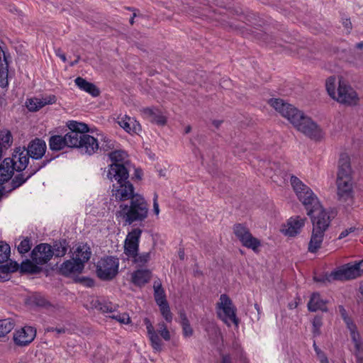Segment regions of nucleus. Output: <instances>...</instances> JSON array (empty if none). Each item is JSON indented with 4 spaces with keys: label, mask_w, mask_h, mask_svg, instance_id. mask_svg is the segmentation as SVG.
Masks as SVG:
<instances>
[{
    "label": "nucleus",
    "mask_w": 363,
    "mask_h": 363,
    "mask_svg": "<svg viewBox=\"0 0 363 363\" xmlns=\"http://www.w3.org/2000/svg\"><path fill=\"white\" fill-rule=\"evenodd\" d=\"M269 104L297 130L314 140L324 138L323 130L303 111L281 99H271Z\"/></svg>",
    "instance_id": "1"
},
{
    "label": "nucleus",
    "mask_w": 363,
    "mask_h": 363,
    "mask_svg": "<svg viewBox=\"0 0 363 363\" xmlns=\"http://www.w3.org/2000/svg\"><path fill=\"white\" fill-rule=\"evenodd\" d=\"M354 179L350 158L347 154H342L338 162L337 173V194L340 201L352 203L354 199Z\"/></svg>",
    "instance_id": "2"
},
{
    "label": "nucleus",
    "mask_w": 363,
    "mask_h": 363,
    "mask_svg": "<svg viewBox=\"0 0 363 363\" xmlns=\"http://www.w3.org/2000/svg\"><path fill=\"white\" fill-rule=\"evenodd\" d=\"M325 88L328 95L340 104L355 106L359 96L347 80L342 76H331L325 81Z\"/></svg>",
    "instance_id": "3"
},
{
    "label": "nucleus",
    "mask_w": 363,
    "mask_h": 363,
    "mask_svg": "<svg viewBox=\"0 0 363 363\" xmlns=\"http://www.w3.org/2000/svg\"><path fill=\"white\" fill-rule=\"evenodd\" d=\"M108 178L113 183L112 196L116 200L123 201L132 199L133 196V186L128 180L129 173L128 169L112 166L111 169L107 174Z\"/></svg>",
    "instance_id": "4"
},
{
    "label": "nucleus",
    "mask_w": 363,
    "mask_h": 363,
    "mask_svg": "<svg viewBox=\"0 0 363 363\" xmlns=\"http://www.w3.org/2000/svg\"><path fill=\"white\" fill-rule=\"evenodd\" d=\"M148 207L144 198L139 194L133 196L130 205H121L117 212V217L122 218L125 224H131L134 221H140L147 216Z\"/></svg>",
    "instance_id": "5"
},
{
    "label": "nucleus",
    "mask_w": 363,
    "mask_h": 363,
    "mask_svg": "<svg viewBox=\"0 0 363 363\" xmlns=\"http://www.w3.org/2000/svg\"><path fill=\"white\" fill-rule=\"evenodd\" d=\"M290 182L298 199L304 206L307 211H311L313 208H319L320 203L311 188L304 184L296 177H291Z\"/></svg>",
    "instance_id": "6"
},
{
    "label": "nucleus",
    "mask_w": 363,
    "mask_h": 363,
    "mask_svg": "<svg viewBox=\"0 0 363 363\" xmlns=\"http://www.w3.org/2000/svg\"><path fill=\"white\" fill-rule=\"evenodd\" d=\"M144 323L152 347L156 352L162 351L163 342L159 335L165 341H169L171 339V334L167 325L163 321H161L157 324V330H155L149 319L145 318Z\"/></svg>",
    "instance_id": "7"
},
{
    "label": "nucleus",
    "mask_w": 363,
    "mask_h": 363,
    "mask_svg": "<svg viewBox=\"0 0 363 363\" xmlns=\"http://www.w3.org/2000/svg\"><path fill=\"white\" fill-rule=\"evenodd\" d=\"M363 275V259L346 264L338 269L332 272L326 278L330 280H350Z\"/></svg>",
    "instance_id": "8"
},
{
    "label": "nucleus",
    "mask_w": 363,
    "mask_h": 363,
    "mask_svg": "<svg viewBox=\"0 0 363 363\" xmlns=\"http://www.w3.org/2000/svg\"><path fill=\"white\" fill-rule=\"evenodd\" d=\"M341 315L343 320L350 332V336L354 344V354L357 358L358 363H362L363 362V341L361 335L357 330L356 324L350 318L344 308L341 309Z\"/></svg>",
    "instance_id": "9"
},
{
    "label": "nucleus",
    "mask_w": 363,
    "mask_h": 363,
    "mask_svg": "<svg viewBox=\"0 0 363 363\" xmlns=\"http://www.w3.org/2000/svg\"><path fill=\"white\" fill-rule=\"evenodd\" d=\"M96 274L102 280H111L118 272L119 260L115 257H105L96 263Z\"/></svg>",
    "instance_id": "10"
},
{
    "label": "nucleus",
    "mask_w": 363,
    "mask_h": 363,
    "mask_svg": "<svg viewBox=\"0 0 363 363\" xmlns=\"http://www.w3.org/2000/svg\"><path fill=\"white\" fill-rule=\"evenodd\" d=\"M233 233L242 246L252 250L255 253L259 252L261 241L254 237L245 225L240 223L235 224L233 227Z\"/></svg>",
    "instance_id": "11"
},
{
    "label": "nucleus",
    "mask_w": 363,
    "mask_h": 363,
    "mask_svg": "<svg viewBox=\"0 0 363 363\" xmlns=\"http://www.w3.org/2000/svg\"><path fill=\"white\" fill-rule=\"evenodd\" d=\"M217 313L218 317L228 326L231 323L238 325V319L236 318L235 308L231 300L225 294H222L219 302L217 303Z\"/></svg>",
    "instance_id": "12"
},
{
    "label": "nucleus",
    "mask_w": 363,
    "mask_h": 363,
    "mask_svg": "<svg viewBox=\"0 0 363 363\" xmlns=\"http://www.w3.org/2000/svg\"><path fill=\"white\" fill-rule=\"evenodd\" d=\"M307 214L311 216L313 230L325 233L333 218L330 212L319 204V208H313L311 211H307Z\"/></svg>",
    "instance_id": "13"
},
{
    "label": "nucleus",
    "mask_w": 363,
    "mask_h": 363,
    "mask_svg": "<svg viewBox=\"0 0 363 363\" xmlns=\"http://www.w3.org/2000/svg\"><path fill=\"white\" fill-rule=\"evenodd\" d=\"M110 143L111 140H108V139L101 133L97 134L96 138L87 134H83L79 148L84 153L92 155L98 150L100 144H101V148H104V143H106V146L110 147V145H108Z\"/></svg>",
    "instance_id": "14"
},
{
    "label": "nucleus",
    "mask_w": 363,
    "mask_h": 363,
    "mask_svg": "<svg viewBox=\"0 0 363 363\" xmlns=\"http://www.w3.org/2000/svg\"><path fill=\"white\" fill-rule=\"evenodd\" d=\"M36 337V330L31 326H24L14 330L12 340L14 345L19 347L29 345Z\"/></svg>",
    "instance_id": "15"
},
{
    "label": "nucleus",
    "mask_w": 363,
    "mask_h": 363,
    "mask_svg": "<svg viewBox=\"0 0 363 363\" xmlns=\"http://www.w3.org/2000/svg\"><path fill=\"white\" fill-rule=\"evenodd\" d=\"M306 220L304 216H292L281 226L280 231L286 236L295 237L301 232Z\"/></svg>",
    "instance_id": "16"
},
{
    "label": "nucleus",
    "mask_w": 363,
    "mask_h": 363,
    "mask_svg": "<svg viewBox=\"0 0 363 363\" xmlns=\"http://www.w3.org/2000/svg\"><path fill=\"white\" fill-rule=\"evenodd\" d=\"M142 230L139 228L133 229L126 236L124 242V253L131 258L135 256L138 252L139 241L141 236Z\"/></svg>",
    "instance_id": "17"
},
{
    "label": "nucleus",
    "mask_w": 363,
    "mask_h": 363,
    "mask_svg": "<svg viewBox=\"0 0 363 363\" xmlns=\"http://www.w3.org/2000/svg\"><path fill=\"white\" fill-rule=\"evenodd\" d=\"M54 255L52 247L45 243L36 246L32 251V261L36 264H44L47 263Z\"/></svg>",
    "instance_id": "18"
},
{
    "label": "nucleus",
    "mask_w": 363,
    "mask_h": 363,
    "mask_svg": "<svg viewBox=\"0 0 363 363\" xmlns=\"http://www.w3.org/2000/svg\"><path fill=\"white\" fill-rule=\"evenodd\" d=\"M46 150L45 142L42 139L35 138L28 143L26 152L31 158L40 160L45 155Z\"/></svg>",
    "instance_id": "19"
},
{
    "label": "nucleus",
    "mask_w": 363,
    "mask_h": 363,
    "mask_svg": "<svg viewBox=\"0 0 363 363\" xmlns=\"http://www.w3.org/2000/svg\"><path fill=\"white\" fill-rule=\"evenodd\" d=\"M29 157L25 147L16 148L12 158H10L12 161V167L17 172L24 170L28 164Z\"/></svg>",
    "instance_id": "20"
},
{
    "label": "nucleus",
    "mask_w": 363,
    "mask_h": 363,
    "mask_svg": "<svg viewBox=\"0 0 363 363\" xmlns=\"http://www.w3.org/2000/svg\"><path fill=\"white\" fill-rule=\"evenodd\" d=\"M56 101V97L54 95H48L41 98L33 97L27 100L26 104L28 109L30 111H37L41 108L48 104H53Z\"/></svg>",
    "instance_id": "21"
},
{
    "label": "nucleus",
    "mask_w": 363,
    "mask_h": 363,
    "mask_svg": "<svg viewBox=\"0 0 363 363\" xmlns=\"http://www.w3.org/2000/svg\"><path fill=\"white\" fill-rule=\"evenodd\" d=\"M91 255V249L87 244L80 243L73 248V259L81 262L84 267V264L90 259Z\"/></svg>",
    "instance_id": "22"
},
{
    "label": "nucleus",
    "mask_w": 363,
    "mask_h": 363,
    "mask_svg": "<svg viewBox=\"0 0 363 363\" xmlns=\"http://www.w3.org/2000/svg\"><path fill=\"white\" fill-rule=\"evenodd\" d=\"M109 157L112 163L109 165L108 172L111 169L112 166L114 165L128 169V172L130 171V163L127 160V154L123 150L113 151L109 154Z\"/></svg>",
    "instance_id": "23"
},
{
    "label": "nucleus",
    "mask_w": 363,
    "mask_h": 363,
    "mask_svg": "<svg viewBox=\"0 0 363 363\" xmlns=\"http://www.w3.org/2000/svg\"><path fill=\"white\" fill-rule=\"evenodd\" d=\"M118 125L128 133H137L140 130V125L133 118L124 116L118 120Z\"/></svg>",
    "instance_id": "24"
},
{
    "label": "nucleus",
    "mask_w": 363,
    "mask_h": 363,
    "mask_svg": "<svg viewBox=\"0 0 363 363\" xmlns=\"http://www.w3.org/2000/svg\"><path fill=\"white\" fill-rule=\"evenodd\" d=\"M76 86L82 91L89 94L94 97H96L100 94V91L97 86L86 80L85 79L78 77L74 79Z\"/></svg>",
    "instance_id": "25"
},
{
    "label": "nucleus",
    "mask_w": 363,
    "mask_h": 363,
    "mask_svg": "<svg viewBox=\"0 0 363 363\" xmlns=\"http://www.w3.org/2000/svg\"><path fill=\"white\" fill-rule=\"evenodd\" d=\"M84 266L81 262L73 259L65 262L60 267V272L62 274L68 276L72 274H79L82 272Z\"/></svg>",
    "instance_id": "26"
},
{
    "label": "nucleus",
    "mask_w": 363,
    "mask_h": 363,
    "mask_svg": "<svg viewBox=\"0 0 363 363\" xmlns=\"http://www.w3.org/2000/svg\"><path fill=\"white\" fill-rule=\"evenodd\" d=\"M91 306L92 308L99 310L103 313H113L115 312L118 308L117 305L99 298H93L91 301Z\"/></svg>",
    "instance_id": "27"
},
{
    "label": "nucleus",
    "mask_w": 363,
    "mask_h": 363,
    "mask_svg": "<svg viewBox=\"0 0 363 363\" xmlns=\"http://www.w3.org/2000/svg\"><path fill=\"white\" fill-rule=\"evenodd\" d=\"M14 170L10 158L4 159L0 164V184L9 181L11 178Z\"/></svg>",
    "instance_id": "28"
},
{
    "label": "nucleus",
    "mask_w": 363,
    "mask_h": 363,
    "mask_svg": "<svg viewBox=\"0 0 363 363\" xmlns=\"http://www.w3.org/2000/svg\"><path fill=\"white\" fill-rule=\"evenodd\" d=\"M143 114L150 121L163 125L166 123V118L158 109L147 108L143 111Z\"/></svg>",
    "instance_id": "29"
},
{
    "label": "nucleus",
    "mask_w": 363,
    "mask_h": 363,
    "mask_svg": "<svg viewBox=\"0 0 363 363\" xmlns=\"http://www.w3.org/2000/svg\"><path fill=\"white\" fill-rule=\"evenodd\" d=\"M308 308L311 311H316L318 310L326 311V301L320 298L319 294L313 293L311 295V299L308 303Z\"/></svg>",
    "instance_id": "30"
},
{
    "label": "nucleus",
    "mask_w": 363,
    "mask_h": 363,
    "mask_svg": "<svg viewBox=\"0 0 363 363\" xmlns=\"http://www.w3.org/2000/svg\"><path fill=\"white\" fill-rule=\"evenodd\" d=\"M324 235L325 233L312 230V234L308 244V251L310 252H315L320 248Z\"/></svg>",
    "instance_id": "31"
},
{
    "label": "nucleus",
    "mask_w": 363,
    "mask_h": 363,
    "mask_svg": "<svg viewBox=\"0 0 363 363\" xmlns=\"http://www.w3.org/2000/svg\"><path fill=\"white\" fill-rule=\"evenodd\" d=\"M150 271L147 269H138L132 274V281L137 286H142L150 280Z\"/></svg>",
    "instance_id": "32"
},
{
    "label": "nucleus",
    "mask_w": 363,
    "mask_h": 363,
    "mask_svg": "<svg viewBox=\"0 0 363 363\" xmlns=\"http://www.w3.org/2000/svg\"><path fill=\"white\" fill-rule=\"evenodd\" d=\"M82 135L77 131H69L65 134L64 137L67 147H79Z\"/></svg>",
    "instance_id": "33"
},
{
    "label": "nucleus",
    "mask_w": 363,
    "mask_h": 363,
    "mask_svg": "<svg viewBox=\"0 0 363 363\" xmlns=\"http://www.w3.org/2000/svg\"><path fill=\"white\" fill-rule=\"evenodd\" d=\"M49 147L52 151H59L67 147L65 137L62 135H52L49 139Z\"/></svg>",
    "instance_id": "34"
},
{
    "label": "nucleus",
    "mask_w": 363,
    "mask_h": 363,
    "mask_svg": "<svg viewBox=\"0 0 363 363\" xmlns=\"http://www.w3.org/2000/svg\"><path fill=\"white\" fill-rule=\"evenodd\" d=\"M14 328V323L11 319L0 320V337L6 336Z\"/></svg>",
    "instance_id": "35"
},
{
    "label": "nucleus",
    "mask_w": 363,
    "mask_h": 363,
    "mask_svg": "<svg viewBox=\"0 0 363 363\" xmlns=\"http://www.w3.org/2000/svg\"><path fill=\"white\" fill-rule=\"evenodd\" d=\"M180 323L182 327L183 335L186 337H191L193 335V329L190 325L189 321L184 313H180Z\"/></svg>",
    "instance_id": "36"
},
{
    "label": "nucleus",
    "mask_w": 363,
    "mask_h": 363,
    "mask_svg": "<svg viewBox=\"0 0 363 363\" xmlns=\"http://www.w3.org/2000/svg\"><path fill=\"white\" fill-rule=\"evenodd\" d=\"M154 291H155V299L157 305L167 303V300L165 298V294L163 289L160 284H154Z\"/></svg>",
    "instance_id": "37"
},
{
    "label": "nucleus",
    "mask_w": 363,
    "mask_h": 363,
    "mask_svg": "<svg viewBox=\"0 0 363 363\" xmlns=\"http://www.w3.org/2000/svg\"><path fill=\"white\" fill-rule=\"evenodd\" d=\"M158 306L160 308V311L162 317L164 318V319L167 323H171L173 319V315L171 313L170 308H169L168 303L167 302V303H164L162 304H160V305H158Z\"/></svg>",
    "instance_id": "38"
},
{
    "label": "nucleus",
    "mask_w": 363,
    "mask_h": 363,
    "mask_svg": "<svg viewBox=\"0 0 363 363\" xmlns=\"http://www.w3.org/2000/svg\"><path fill=\"white\" fill-rule=\"evenodd\" d=\"M68 127L70 129V131H77L82 134H84L89 130L88 127L85 123L77 121H70L68 124Z\"/></svg>",
    "instance_id": "39"
},
{
    "label": "nucleus",
    "mask_w": 363,
    "mask_h": 363,
    "mask_svg": "<svg viewBox=\"0 0 363 363\" xmlns=\"http://www.w3.org/2000/svg\"><path fill=\"white\" fill-rule=\"evenodd\" d=\"M10 247L8 244L0 242V263L6 262L10 256Z\"/></svg>",
    "instance_id": "40"
},
{
    "label": "nucleus",
    "mask_w": 363,
    "mask_h": 363,
    "mask_svg": "<svg viewBox=\"0 0 363 363\" xmlns=\"http://www.w3.org/2000/svg\"><path fill=\"white\" fill-rule=\"evenodd\" d=\"M0 143L1 145H3L4 147L11 146L12 144V135L11 132L6 130L0 131Z\"/></svg>",
    "instance_id": "41"
},
{
    "label": "nucleus",
    "mask_w": 363,
    "mask_h": 363,
    "mask_svg": "<svg viewBox=\"0 0 363 363\" xmlns=\"http://www.w3.org/2000/svg\"><path fill=\"white\" fill-rule=\"evenodd\" d=\"M110 318L116 320L121 324H129L130 323V318L127 313H117L110 315Z\"/></svg>",
    "instance_id": "42"
},
{
    "label": "nucleus",
    "mask_w": 363,
    "mask_h": 363,
    "mask_svg": "<svg viewBox=\"0 0 363 363\" xmlns=\"http://www.w3.org/2000/svg\"><path fill=\"white\" fill-rule=\"evenodd\" d=\"M131 258L133 259L134 262L139 264H144L150 260V252H144L138 255L137 252L135 256H133Z\"/></svg>",
    "instance_id": "43"
},
{
    "label": "nucleus",
    "mask_w": 363,
    "mask_h": 363,
    "mask_svg": "<svg viewBox=\"0 0 363 363\" xmlns=\"http://www.w3.org/2000/svg\"><path fill=\"white\" fill-rule=\"evenodd\" d=\"M37 267L30 260L23 262L21 264V270L23 272L35 273L37 272Z\"/></svg>",
    "instance_id": "44"
},
{
    "label": "nucleus",
    "mask_w": 363,
    "mask_h": 363,
    "mask_svg": "<svg viewBox=\"0 0 363 363\" xmlns=\"http://www.w3.org/2000/svg\"><path fill=\"white\" fill-rule=\"evenodd\" d=\"M0 68V86L1 87H6L8 85V69L6 67H4L3 65H1Z\"/></svg>",
    "instance_id": "45"
},
{
    "label": "nucleus",
    "mask_w": 363,
    "mask_h": 363,
    "mask_svg": "<svg viewBox=\"0 0 363 363\" xmlns=\"http://www.w3.org/2000/svg\"><path fill=\"white\" fill-rule=\"evenodd\" d=\"M41 167H39L38 169H36L35 170H34L33 172L30 173L28 176H26V177H23V174H21V175H18L17 177H15V179H13V182L14 184V186H21L22 184H23L29 177H31L32 174H33L34 173H35Z\"/></svg>",
    "instance_id": "46"
},
{
    "label": "nucleus",
    "mask_w": 363,
    "mask_h": 363,
    "mask_svg": "<svg viewBox=\"0 0 363 363\" xmlns=\"http://www.w3.org/2000/svg\"><path fill=\"white\" fill-rule=\"evenodd\" d=\"M31 247L30 240L28 238L23 240L18 246V250L20 253L23 254L28 252Z\"/></svg>",
    "instance_id": "47"
},
{
    "label": "nucleus",
    "mask_w": 363,
    "mask_h": 363,
    "mask_svg": "<svg viewBox=\"0 0 363 363\" xmlns=\"http://www.w3.org/2000/svg\"><path fill=\"white\" fill-rule=\"evenodd\" d=\"M54 252V255L56 257H62L66 254L67 248L60 243V245L57 244L55 245V248L52 249Z\"/></svg>",
    "instance_id": "48"
},
{
    "label": "nucleus",
    "mask_w": 363,
    "mask_h": 363,
    "mask_svg": "<svg viewBox=\"0 0 363 363\" xmlns=\"http://www.w3.org/2000/svg\"><path fill=\"white\" fill-rule=\"evenodd\" d=\"M322 325L321 318L315 317L313 321V333L315 334H319V329Z\"/></svg>",
    "instance_id": "49"
},
{
    "label": "nucleus",
    "mask_w": 363,
    "mask_h": 363,
    "mask_svg": "<svg viewBox=\"0 0 363 363\" xmlns=\"http://www.w3.org/2000/svg\"><path fill=\"white\" fill-rule=\"evenodd\" d=\"M356 228L354 227H350V228H348L347 229H345L344 230H342L340 234L339 235V237H338V239L339 240H341V239H343L345 238H346L347 236H348L350 234L354 233L355 230H356Z\"/></svg>",
    "instance_id": "50"
},
{
    "label": "nucleus",
    "mask_w": 363,
    "mask_h": 363,
    "mask_svg": "<svg viewBox=\"0 0 363 363\" xmlns=\"http://www.w3.org/2000/svg\"><path fill=\"white\" fill-rule=\"evenodd\" d=\"M153 211L157 216L160 213L159 204L157 203V195L155 194L153 199Z\"/></svg>",
    "instance_id": "51"
},
{
    "label": "nucleus",
    "mask_w": 363,
    "mask_h": 363,
    "mask_svg": "<svg viewBox=\"0 0 363 363\" xmlns=\"http://www.w3.org/2000/svg\"><path fill=\"white\" fill-rule=\"evenodd\" d=\"M48 332H55L57 334H62L65 332V329L62 328H48L47 329Z\"/></svg>",
    "instance_id": "52"
},
{
    "label": "nucleus",
    "mask_w": 363,
    "mask_h": 363,
    "mask_svg": "<svg viewBox=\"0 0 363 363\" xmlns=\"http://www.w3.org/2000/svg\"><path fill=\"white\" fill-rule=\"evenodd\" d=\"M220 363H232V359L228 354H223L221 357Z\"/></svg>",
    "instance_id": "53"
},
{
    "label": "nucleus",
    "mask_w": 363,
    "mask_h": 363,
    "mask_svg": "<svg viewBox=\"0 0 363 363\" xmlns=\"http://www.w3.org/2000/svg\"><path fill=\"white\" fill-rule=\"evenodd\" d=\"M314 350L318 356V358L319 359L321 357V356H324L325 354L321 351V350L315 345V343L313 344Z\"/></svg>",
    "instance_id": "54"
},
{
    "label": "nucleus",
    "mask_w": 363,
    "mask_h": 363,
    "mask_svg": "<svg viewBox=\"0 0 363 363\" xmlns=\"http://www.w3.org/2000/svg\"><path fill=\"white\" fill-rule=\"evenodd\" d=\"M55 52H56V55L57 57H59L63 62H66V60H67L66 56L60 50H56Z\"/></svg>",
    "instance_id": "55"
},
{
    "label": "nucleus",
    "mask_w": 363,
    "mask_h": 363,
    "mask_svg": "<svg viewBox=\"0 0 363 363\" xmlns=\"http://www.w3.org/2000/svg\"><path fill=\"white\" fill-rule=\"evenodd\" d=\"M343 25L345 27V28L347 29V31L350 32V30L351 28V22H350V21L348 20V19L345 20L343 21Z\"/></svg>",
    "instance_id": "56"
},
{
    "label": "nucleus",
    "mask_w": 363,
    "mask_h": 363,
    "mask_svg": "<svg viewBox=\"0 0 363 363\" xmlns=\"http://www.w3.org/2000/svg\"><path fill=\"white\" fill-rule=\"evenodd\" d=\"M318 359L320 363H329L325 354L324 356H321V357H320Z\"/></svg>",
    "instance_id": "57"
},
{
    "label": "nucleus",
    "mask_w": 363,
    "mask_h": 363,
    "mask_svg": "<svg viewBox=\"0 0 363 363\" xmlns=\"http://www.w3.org/2000/svg\"><path fill=\"white\" fill-rule=\"evenodd\" d=\"M135 177H137L138 179H140L141 177H142V172H141V170L135 169Z\"/></svg>",
    "instance_id": "58"
},
{
    "label": "nucleus",
    "mask_w": 363,
    "mask_h": 363,
    "mask_svg": "<svg viewBox=\"0 0 363 363\" xmlns=\"http://www.w3.org/2000/svg\"><path fill=\"white\" fill-rule=\"evenodd\" d=\"M356 47L359 49H363V42H360L356 45Z\"/></svg>",
    "instance_id": "59"
},
{
    "label": "nucleus",
    "mask_w": 363,
    "mask_h": 363,
    "mask_svg": "<svg viewBox=\"0 0 363 363\" xmlns=\"http://www.w3.org/2000/svg\"><path fill=\"white\" fill-rule=\"evenodd\" d=\"M184 131H185V133H189V132L191 131V127H190L189 125V126H186V127L185 128Z\"/></svg>",
    "instance_id": "60"
},
{
    "label": "nucleus",
    "mask_w": 363,
    "mask_h": 363,
    "mask_svg": "<svg viewBox=\"0 0 363 363\" xmlns=\"http://www.w3.org/2000/svg\"><path fill=\"white\" fill-rule=\"evenodd\" d=\"M296 306H297L296 302L294 304H293V303L289 304L290 308H296Z\"/></svg>",
    "instance_id": "61"
},
{
    "label": "nucleus",
    "mask_w": 363,
    "mask_h": 363,
    "mask_svg": "<svg viewBox=\"0 0 363 363\" xmlns=\"http://www.w3.org/2000/svg\"><path fill=\"white\" fill-rule=\"evenodd\" d=\"M135 16V13L133 14V16L130 19V24H133L134 23V18Z\"/></svg>",
    "instance_id": "62"
},
{
    "label": "nucleus",
    "mask_w": 363,
    "mask_h": 363,
    "mask_svg": "<svg viewBox=\"0 0 363 363\" xmlns=\"http://www.w3.org/2000/svg\"><path fill=\"white\" fill-rule=\"evenodd\" d=\"M359 291L361 295L363 296V286H360Z\"/></svg>",
    "instance_id": "63"
},
{
    "label": "nucleus",
    "mask_w": 363,
    "mask_h": 363,
    "mask_svg": "<svg viewBox=\"0 0 363 363\" xmlns=\"http://www.w3.org/2000/svg\"><path fill=\"white\" fill-rule=\"evenodd\" d=\"M77 62H78V59H77V60H75V61H74V62H72L70 63V66H74V65H76Z\"/></svg>",
    "instance_id": "64"
}]
</instances>
